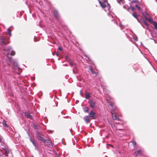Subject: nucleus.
Instances as JSON below:
<instances>
[{"label": "nucleus", "instance_id": "obj_3", "mask_svg": "<svg viewBox=\"0 0 157 157\" xmlns=\"http://www.w3.org/2000/svg\"><path fill=\"white\" fill-rule=\"evenodd\" d=\"M90 107L93 109L95 107V102L94 101L90 100L89 101Z\"/></svg>", "mask_w": 157, "mask_h": 157}, {"label": "nucleus", "instance_id": "obj_30", "mask_svg": "<svg viewBox=\"0 0 157 157\" xmlns=\"http://www.w3.org/2000/svg\"><path fill=\"white\" fill-rule=\"evenodd\" d=\"M122 0H117V2L119 3H120V2L122 1Z\"/></svg>", "mask_w": 157, "mask_h": 157}, {"label": "nucleus", "instance_id": "obj_8", "mask_svg": "<svg viewBox=\"0 0 157 157\" xmlns=\"http://www.w3.org/2000/svg\"><path fill=\"white\" fill-rule=\"evenodd\" d=\"M43 142L45 144H46L47 145H49L51 143V141L48 139H44Z\"/></svg>", "mask_w": 157, "mask_h": 157}, {"label": "nucleus", "instance_id": "obj_22", "mask_svg": "<svg viewBox=\"0 0 157 157\" xmlns=\"http://www.w3.org/2000/svg\"><path fill=\"white\" fill-rule=\"evenodd\" d=\"M3 124L4 126L6 127H8V125L6 124V122L5 120H4L3 121Z\"/></svg>", "mask_w": 157, "mask_h": 157}, {"label": "nucleus", "instance_id": "obj_16", "mask_svg": "<svg viewBox=\"0 0 157 157\" xmlns=\"http://www.w3.org/2000/svg\"><path fill=\"white\" fill-rule=\"evenodd\" d=\"M30 141L33 143L34 146H36V143L33 139L31 137H30Z\"/></svg>", "mask_w": 157, "mask_h": 157}, {"label": "nucleus", "instance_id": "obj_17", "mask_svg": "<svg viewBox=\"0 0 157 157\" xmlns=\"http://www.w3.org/2000/svg\"><path fill=\"white\" fill-rule=\"evenodd\" d=\"M109 105L111 106L112 107H113V109L114 110L115 109L116 107L115 104L114 103H111L109 104Z\"/></svg>", "mask_w": 157, "mask_h": 157}, {"label": "nucleus", "instance_id": "obj_14", "mask_svg": "<svg viewBox=\"0 0 157 157\" xmlns=\"http://www.w3.org/2000/svg\"><path fill=\"white\" fill-rule=\"evenodd\" d=\"M85 98L88 99L90 98V94L89 93L86 92L85 94Z\"/></svg>", "mask_w": 157, "mask_h": 157}, {"label": "nucleus", "instance_id": "obj_11", "mask_svg": "<svg viewBox=\"0 0 157 157\" xmlns=\"http://www.w3.org/2000/svg\"><path fill=\"white\" fill-rule=\"evenodd\" d=\"M4 151H5V155L6 156H8V154L10 153V150L7 148H5L4 149Z\"/></svg>", "mask_w": 157, "mask_h": 157}, {"label": "nucleus", "instance_id": "obj_25", "mask_svg": "<svg viewBox=\"0 0 157 157\" xmlns=\"http://www.w3.org/2000/svg\"><path fill=\"white\" fill-rule=\"evenodd\" d=\"M135 7L137 9L140 10H141V9L140 7L138 5H135Z\"/></svg>", "mask_w": 157, "mask_h": 157}, {"label": "nucleus", "instance_id": "obj_33", "mask_svg": "<svg viewBox=\"0 0 157 157\" xmlns=\"http://www.w3.org/2000/svg\"><path fill=\"white\" fill-rule=\"evenodd\" d=\"M16 63H14V65H16Z\"/></svg>", "mask_w": 157, "mask_h": 157}, {"label": "nucleus", "instance_id": "obj_15", "mask_svg": "<svg viewBox=\"0 0 157 157\" xmlns=\"http://www.w3.org/2000/svg\"><path fill=\"white\" fill-rule=\"evenodd\" d=\"M135 153L136 156L140 155L141 154V150H139L135 152Z\"/></svg>", "mask_w": 157, "mask_h": 157}, {"label": "nucleus", "instance_id": "obj_9", "mask_svg": "<svg viewBox=\"0 0 157 157\" xmlns=\"http://www.w3.org/2000/svg\"><path fill=\"white\" fill-rule=\"evenodd\" d=\"M25 115L26 116L27 118L31 119H32V116L30 115V113L28 112H25Z\"/></svg>", "mask_w": 157, "mask_h": 157}, {"label": "nucleus", "instance_id": "obj_28", "mask_svg": "<svg viewBox=\"0 0 157 157\" xmlns=\"http://www.w3.org/2000/svg\"><path fill=\"white\" fill-rule=\"evenodd\" d=\"M132 144L134 146L136 145V143L135 141H133L132 143Z\"/></svg>", "mask_w": 157, "mask_h": 157}, {"label": "nucleus", "instance_id": "obj_5", "mask_svg": "<svg viewBox=\"0 0 157 157\" xmlns=\"http://www.w3.org/2000/svg\"><path fill=\"white\" fill-rule=\"evenodd\" d=\"M15 52L14 51H12L10 53H8L7 54V57L10 59V60L11 61V57L9 56L10 55L11 56H14L15 55Z\"/></svg>", "mask_w": 157, "mask_h": 157}, {"label": "nucleus", "instance_id": "obj_27", "mask_svg": "<svg viewBox=\"0 0 157 157\" xmlns=\"http://www.w3.org/2000/svg\"><path fill=\"white\" fill-rule=\"evenodd\" d=\"M130 8L132 11H134V10H135V8H134L132 6H131L130 7Z\"/></svg>", "mask_w": 157, "mask_h": 157}, {"label": "nucleus", "instance_id": "obj_13", "mask_svg": "<svg viewBox=\"0 0 157 157\" xmlns=\"http://www.w3.org/2000/svg\"><path fill=\"white\" fill-rule=\"evenodd\" d=\"M146 19L148 21H149L150 23L153 24L155 21H153V20L150 17L148 18L146 17Z\"/></svg>", "mask_w": 157, "mask_h": 157}, {"label": "nucleus", "instance_id": "obj_18", "mask_svg": "<svg viewBox=\"0 0 157 157\" xmlns=\"http://www.w3.org/2000/svg\"><path fill=\"white\" fill-rule=\"evenodd\" d=\"M4 38H2V43L3 44H8L9 43L8 42H6L5 40H4Z\"/></svg>", "mask_w": 157, "mask_h": 157}, {"label": "nucleus", "instance_id": "obj_21", "mask_svg": "<svg viewBox=\"0 0 157 157\" xmlns=\"http://www.w3.org/2000/svg\"><path fill=\"white\" fill-rule=\"evenodd\" d=\"M89 109L87 107H85L84 108V112L85 113H88L89 111Z\"/></svg>", "mask_w": 157, "mask_h": 157}, {"label": "nucleus", "instance_id": "obj_29", "mask_svg": "<svg viewBox=\"0 0 157 157\" xmlns=\"http://www.w3.org/2000/svg\"><path fill=\"white\" fill-rule=\"evenodd\" d=\"M58 49H59L60 51H61L63 50V49H62V48L61 47H59L58 48Z\"/></svg>", "mask_w": 157, "mask_h": 157}, {"label": "nucleus", "instance_id": "obj_6", "mask_svg": "<svg viewBox=\"0 0 157 157\" xmlns=\"http://www.w3.org/2000/svg\"><path fill=\"white\" fill-rule=\"evenodd\" d=\"M89 115L90 117L92 118V119H94V117L95 115V113L93 111H91L89 113Z\"/></svg>", "mask_w": 157, "mask_h": 157}, {"label": "nucleus", "instance_id": "obj_23", "mask_svg": "<svg viewBox=\"0 0 157 157\" xmlns=\"http://www.w3.org/2000/svg\"><path fill=\"white\" fill-rule=\"evenodd\" d=\"M7 33L10 36H11V31L10 28H9L8 29Z\"/></svg>", "mask_w": 157, "mask_h": 157}, {"label": "nucleus", "instance_id": "obj_12", "mask_svg": "<svg viewBox=\"0 0 157 157\" xmlns=\"http://www.w3.org/2000/svg\"><path fill=\"white\" fill-rule=\"evenodd\" d=\"M90 70L91 71V72L93 74H95V76H97L98 74V73L97 72H96L94 71L93 69L92 68L90 67L89 68Z\"/></svg>", "mask_w": 157, "mask_h": 157}, {"label": "nucleus", "instance_id": "obj_24", "mask_svg": "<svg viewBox=\"0 0 157 157\" xmlns=\"http://www.w3.org/2000/svg\"><path fill=\"white\" fill-rule=\"evenodd\" d=\"M132 15L135 18L137 19V15L136 13H132Z\"/></svg>", "mask_w": 157, "mask_h": 157}, {"label": "nucleus", "instance_id": "obj_1", "mask_svg": "<svg viewBox=\"0 0 157 157\" xmlns=\"http://www.w3.org/2000/svg\"><path fill=\"white\" fill-rule=\"evenodd\" d=\"M99 2L101 7L103 8H105L107 6L110 7L109 4L107 2H101V1H99Z\"/></svg>", "mask_w": 157, "mask_h": 157}, {"label": "nucleus", "instance_id": "obj_2", "mask_svg": "<svg viewBox=\"0 0 157 157\" xmlns=\"http://www.w3.org/2000/svg\"><path fill=\"white\" fill-rule=\"evenodd\" d=\"M36 133L38 140L43 142L44 139L42 137V135L40 134L38 131H36Z\"/></svg>", "mask_w": 157, "mask_h": 157}, {"label": "nucleus", "instance_id": "obj_31", "mask_svg": "<svg viewBox=\"0 0 157 157\" xmlns=\"http://www.w3.org/2000/svg\"><path fill=\"white\" fill-rule=\"evenodd\" d=\"M70 64L71 66H73L74 65V63H73L70 62Z\"/></svg>", "mask_w": 157, "mask_h": 157}, {"label": "nucleus", "instance_id": "obj_4", "mask_svg": "<svg viewBox=\"0 0 157 157\" xmlns=\"http://www.w3.org/2000/svg\"><path fill=\"white\" fill-rule=\"evenodd\" d=\"M53 14L54 17L58 19L59 17V15L58 11L56 10H54L53 11Z\"/></svg>", "mask_w": 157, "mask_h": 157}, {"label": "nucleus", "instance_id": "obj_10", "mask_svg": "<svg viewBox=\"0 0 157 157\" xmlns=\"http://www.w3.org/2000/svg\"><path fill=\"white\" fill-rule=\"evenodd\" d=\"M83 119L84 121H86V123H87L90 122V120L88 116H86L84 117Z\"/></svg>", "mask_w": 157, "mask_h": 157}, {"label": "nucleus", "instance_id": "obj_20", "mask_svg": "<svg viewBox=\"0 0 157 157\" xmlns=\"http://www.w3.org/2000/svg\"><path fill=\"white\" fill-rule=\"evenodd\" d=\"M155 29L157 30V22L155 21L153 24Z\"/></svg>", "mask_w": 157, "mask_h": 157}, {"label": "nucleus", "instance_id": "obj_32", "mask_svg": "<svg viewBox=\"0 0 157 157\" xmlns=\"http://www.w3.org/2000/svg\"><path fill=\"white\" fill-rule=\"evenodd\" d=\"M56 55L57 56H59V54L58 53H57Z\"/></svg>", "mask_w": 157, "mask_h": 157}, {"label": "nucleus", "instance_id": "obj_26", "mask_svg": "<svg viewBox=\"0 0 157 157\" xmlns=\"http://www.w3.org/2000/svg\"><path fill=\"white\" fill-rule=\"evenodd\" d=\"M143 23H144V24L146 25L147 26V27H148V25L147 24V22L145 21H144L143 22Z\"/></svg>", "mask_w": 157, "mask_h": 157}, {"label": "nucleus", "instance_id": "obj_7", "mask_svg": "<svg viewBox=\"0 0 157 157\" xmlns=\"http://www.w3.org/2000/svg\"><path fill=\"white\" fill-rule=\"evenodd\" d=\"M112 115V118L114 120H117L118 121L120 120V119L119 118L117 117V115L116 113H113L111 112Z\"/></svg>", "mask_w": 157, "mask_h": 157}, {"label": "nucleus", "instance_id": "obj_19", "mask_svg": "<svg viewBox=\"0 0 157 157\" xmlns=\"http://www.w3.org/2000/svg\"><path fill=\"white\" fill-rule=\"evenodd\" d=\"M32 127L36 129H38L40 128V126L39 125L35 124H33Z\"/></svg>", "mask_w": 157, "mask_h": 157}]
</instances>
